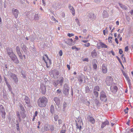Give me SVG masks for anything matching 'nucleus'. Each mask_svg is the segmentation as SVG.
Masks as SVG:
<instances>
[{"mask_svg":"<svg viewBox=\"0 0 133 133\" xmlns=\"http://www.w3.org/2000/svg\"><path fill=\"white\" fill-rule=\"evenodd\" d=\"M48 100L45 97L43 96L40 97L37 100L38 106L40 107H45L48 102Z\"/></svg>","mask_w":133,"mask_h":133,"instance_id":"nucleus-1","label":"nucleus"},{"mask_svg":"<svg viewBox=\"0 0 133 133\" xmlns=\"http://www.w3.org/2000/svg\"><path fill=\"white\" fill-rule=\"evenodd\" d=\"M81 119V117H78L77 118V121H75L76 128L77 129H79V131L81 130L82 128V125H83V120L82 119Z\"/></svg>","mask_w":133,"mask_h":133,"instance_id":"nucleus-2","label":"nucleus"},{"mask_svg":"<svg viewBox=\"0 0 133 133\" xmlns=\"http://www.w3.org/2000/svg\"><path fill=\"white\" fill-rule=\"evenodd\" d=\"M43 59L44 60L46 64V66L47 68H49L51 63V61L50 59H49L48 55H45L43 57Z\"/></svg>","mask_w":133,"mask_h":133,"instance_id":"nucleus-3","label":"nucleus"},{"mask_svg":"<svg viewBox=\"0 0 133 133\" xmlns=\"http://www.w3.org/2000/svg\"><path fill=\"white\" fill-rule=\"evenodd\" d=\"M100 98L102 101L105 102L107 101V98L105 92L103 90L100 93Z\"/></svg>","mask_w":133,"mask_h":133,"instance_id":"nucleus-4","label":"nucleus"},{"mask_svg":"<svg viewBox=\"0 0 133 133\" xmlns=\"http://www.w3.org/2000/svg\"><path fill=\"white\" fill-rule=\"evenodd\" d=\"M25 111L24 110L21 111L20 112H17V116L19 118V120L21 119V117L24 118L26 117V115L25 113Z\"/></svg>","mask_w":133,"mask_h":133,"instance_id":"nucleus-5","label":"nucleus"},{"mask_svg":"<svg viewBox=\"0 0 133 133\" xmlns=\"http://www.w3.org/2000/svg\"><path fill=\"white\" fill-rule=\"evenodd\" d=\"M69 87L67 84H65L63 89V93L65 96L68 95L69 94Z\"/></svg>","mask_w":133,"mask_h":133,"instance_id":"nucleus-6","label":"nucleus"},{"mask_svg":"<svg viewBox=\"0 0 133 133\" xmlns=\"http://www.w3.org/2000/svg\"><path fill=\"white\" fill-rule=\"evenodd\" d=\"M0 112L1 113V115L2 118L4 119L5 118L6 113L4 108L2 105H0Z\"/></svg>","mask_w":133,"mask_h":133,"instance_id":"nucleus-7","label":"nucleus"},{"mask_svg":"<svg viewBox=\"0 0 133 133\" xmlns=\"http://www.w3.org/2000/svg\"><path fill=\"white\" fill-rule=\"evenodd\" d=\"M113 80V78L111 76H108L106 78L105 82L107 85L109 86L110 84L112 82Z\"/></svg>","mask_w":133,"mask_h":133,"instance_id":"nucleus-8","label":"nucleus"},{"mask_svg":"<svg viewBox=\"0 0 133 133\" xmlns=\"http://www.w3.org/2000/svg\"><path fill=\"white\" fill-rule=\"evenodd\" d=\"M6 50L7 53L10 57L15 55V54L13 52L12 49L11 48H8Z\"/></svg>","mask_w":133,"mask_h":133,"instance_id":"nucleus-9","label":"nucleus"},{"mask_svg":"<svg viewBox=\"0 0 133 133\" xmlns=\"http://www.w3.org/2000/svg\"><path fill=\"white\" fill-rule=\"evenodd\" d=\"M102 72L104 74H106L108 72V69L107 66L104 64H103L102 65Z\"/></svg>","mask_w":133,"mask_h":133,"instance_id":"nucleus-10","label":"nucleus"},{"mask_svg":"<svg viewBox=\"0 0 133 133\" xmlns=\"http://www.w3.org/2000/svg\"><path fill=\"white\" fill-rule=\"evenodd\" d=\"M110 89L111 91L114 94H115L117 92L118 90V87L116 86L114 87L111 86L110 87Z\"/></svg>","mask_w":133,"mask_h":133,"instance_id":"nucleus-11","label":"nucleus"},{"mask_svg":"<svg viewBox=\"0 0 133 133\" xmlns=\"http://www.w3.org/2000/svg\"><path fill=\"white\" fill-rule=\"evenodd\" d=\"M41 90L42 93L43 94H45L46 92V88L45 86L43 84L41 85Z\"/></svg>","mask_w":133,"mask_h":133,"instance_id":"nucleus-12","label":"nucleus"},{"mask_svg":"<svg viewBox=\"0 0 133 133\" xmlns=\"http://www.w3.org/2000/svg\"><path fill=\"white\" fill-rule=\"evenodd\" d=\"M11 77L13 79L16 83H17L18 79L16 75L15 74H12L11 75Z\"/></svg>","mask_w":133,"mask_h":133,"instance_id":"nucleus-13","label":"nucleus"},{"mask_svg":"<svg viewBox=\"0 0 133 133\" xmlns=\"http://www.w3.org/2000/svg\"><path fill=\"white\" fill-rule=\"evenodd\" d=\"M12 60L15 63L18 64L19 63V61L17 58L16 56L15 55H13L10 57Z\"/></svg>","mask_w":133,"mask_h":133,"instance_id":"nucleus-14","label":"nucleus"},{"mask_svg":"<svg viewBox=\"0 0 133 133\" xmlns=\"http://www.w3.org/2000/svg\"><path fill=\"white\" fill-rule=\"evenodd\" d=\"M109 124V122L107 120H106L105 122H102L101 125V128H103L106 125H108Z\"/></svg>","mask_w":133,"mask_h":133,"instance_id":"nucleus-15","label":"nucleus"},{"mask_svg":"<svg viewBox=\"0 0 133 133\" xmlns=\"http://www.w3.org/2000/svg\"><path fill=\"white\" fill-rule=\"evenodd\" d=\"M50 125L46 124H45L44 127V130L45 131H49L50 130L49 129Z\"/></svg>","mask_w":133,"mask_h":133,"instance_id":"nucleus-16","label":"nucleus"},{"mask_svg":"<svg viewBox=\"0 0 133 133\" xmlns=\"http://www.w3.org/2000/svg\"><path fill=\"white\" fill-rule=\"evenodd\" d=\"M97 53L95 49H94L91 52V56L93 58L97 56Z\"/></svg>","mask_w":133,"mask_h":133,"instance_id":"nucleus-17","label":"nucleus"},{"mask_svg":"<svg viewBox=\"0 0 133 133\" xmlns=\"http://www.w3.org/2000/svg\"><path fill=\"white\" fill-rule=\"evenodd\" d=\"M67 43L70 45H73L74 44L73 43V39L71 38L68 39L67 41Z\"/></svg>","mask_w":133,"mask_h":133,"instance_id":"nucleus-18","label":"nucleus"},{"mask_svg":"<svg viewBox=\"0 0 133 133\" xmlns=\"http://www.w3.org/2000/svg\"><path fill=\"white\" fill-rule=\"evenodd\" d=\"M12 12L15 17L16 18H17L18 17V13L17 10V9H15Z\"/></svg>","mask_w":133,"mask_h":133,"instance_id":"nucleus-19","label":"nucleus"},{"mask_svg":"<svg viewBox=\"0 0 133 133\" xmlns=\"http://www.w3.org/2000/svg\"><path fill=\"white\" fill-rule=\"evenodd\" d=\"M54 100L57 104H59L60 103L59 99L58 97H55Z\"/></svg>","mask_w":133,"mask_h":133,"instance_id":"nucleus-20","label":"nucleus"},{"mask_svg":"<svg viewBox=\"0 0 133 133\" xmlns=\"http://www.w3.org/2000/svg\"><path fill=\"white\" fill-rule=\"evenodd\" d=\"M99 45L102 48H107V46L103 43L100 42L99 43Z\"/></svg>","mask_w":133,"mask_h":133,"instance_id":"nucleus-21","label":"nucleus"},{"mask_svg":"<svg viewBox=\"0 0 133 133\" xmlns=\"http://www.w3.org/2000/svg\"><path fill=\"white\" fill-rule=\"evenodd\" d=\"M89 121L92 124H94L95 122V119L92 116H89Z\"/></svg>","mask_w":133,"mask_h":133,"instance_id":"nucleus-22","label":"nucleus"},{"mask_svg":"<svg viewBox=\"0 0 133 133\" xmlns=\"http://www.w3.org/2000/svg\"><path fill=\"white\" fill-rule=\"evenodd\" d=\"M24 101L27 104L30 103V100L29 98L27 96H25L24 99Z\"/></svg>","mask_w":133,"mask_h":133,"instance_id":"nucleus-23","label":"nucleus"},{"mask_svg":"<svg viewBox=\"0 0 133 133\" xmlns=\"http://www.w3.org/2000/svg\"><path fill=\"white\" fill-rule=\"evenodd\" d=\"M100 90V88L97 85L94 88L93 91H99Z\"/></svg>","mask_w":133,"mask_h":133,"instance_id":"nucleus-24","label":"nucleus"},{"mask_svg":"<svg viewBox=\"0 0 133 133\" xmlns=\"http://www.w3.org/2000/svg\"><path fill=\"white\" fill-rule=\"evenodd\" d=\"M50 111L51 113L53 114L54 111V105H52L50 107Z\"/></svg>","mask_w":133,"mask_h":133,"instance_id":"nucleus-25","label":"nucleus"},{"mask_svg":"<svg viewBox=\"0 0 133 133\" xmlns=\"http://www.w3.org/2000/svg\"><path fill=\"white\" fill-rule=\"evenodd\" d=\"M103 16L104 18L107 17L108 16V14L107 12L105 11H104L103 12Z\"/></svg>","mask_w":133,"mask_h":133,"instance_id":"nucleus-26","label":"nucleus"},{"mask_svg":"<svg viewBox=\"0 0 133 133\" xmlns=\"http://www.w3.org/2000/svg\"><path fill=\"white\" fill-rule=\"evenodd\" d=\"M93 93L94 96V97L97 98L98 96L99 93L97 91H93Z\"/></svg>","mask_w":133,"mask_h":133,"instance_id":"nucleus-27","label":"nucleus"},{"mask_svg":"<svg viewBox=\"0 0 133 133\" xmlns=\"http://www.w3.org/2000/svg\"><path fill=\"white\" fill-rule=\"evenodd\" d=\"M64 81V78L63 77L60 78V80L59 81V83L60 85H62Z\"/></svg>","mask_w":133,"mask_h":133,"instance_id":"nucleus-28","label":"nucleus"},{"mask_svg":"<svg viewBox=\"0 0 133 133\" xmlns=\"http://www.w3.org/2000/svg\"><path fill=\"white\" fill-rule=\"evenodd\" d=\"M54 118L55 121H57L58 118V116L57 115L55 114L54 116Z\"/></svg>","mask_w":133,"mask_h":133,"instance_id":"nucleus-29","label":"nucleus"},{"mask_svg":"<svg viewBox=\"0 0 133 133\" xmlns=\"http://www.w3.org/2000/svg\"><path fill=\"white\" fill-rule=\"evenodd\" d=\"M90 90L89 87L87 86L85 87V92L86 93H89L90 92Z\"/></svg>","mask_w":133,"mask_h":133,"instance_id":"nucleus-30","label":"nucleus"},{"mask_svg":"<svg viewBox=\"0 0 133 133\" xmlns=\"http://www.w3.org/2000/svg\"><path fill=\"white\" fill-rule=\"evenodd\" d=\"M58 81V80L57 81H53V84L55 87H56L57 86L58 84L57 82Z\"/></svg>","mask_w":133,"mask_h":133,"instance_id":"nucleus-31","label":"nucleus"},{"mask_svg":"<svg viewBox=\"0 0 133 133\" xmlns=\"http://www.w3.org/2000/svg\"><path fill=\"white\" fill-rule=\"evenodd\" d=\"M50 130L51 131H53L54 129V127L53 125H50Z\"/></svg>","mask_w":133,"mask_h":133,"instance_id":"nucleus-32","label":"nucleus"},{"mask_svg":"<svg viewBox=\"0 0 133 133\" xmlns=\"http://www.w3.org/2000/svg\"><path fill=\"white\" fill-rule=\"evenodd\" d=\"M70 11L73 15H75V13L74 9H70Z\"/></svg>","mask_w":133,"mask_h":133,"instance_id":"nucleus-33","label":"nucleus"},{"mask_svg":"<svg viewBox=\"0 0 133 133\" xmlns=\"http://www.w3.org/2000/svg\"><path fill=\"white\" fill-rule=\"evenodd\" d=\"M6 85H7L8 87V88L9 89V90L11 91V87L10 85L8 84L7 82H6Z\"/></svg>","mask_w":133,"mask_h":133,"instance_id":"nucleus-34","label":"nucleus"},{"mask_svg":"<svg viewBox=\"0 0 133 133\" xmlns=\"http://www.w3.org/2000/svg\"><path fill=\"white\" fill-rule=\"evenodd\" d=\"M112 37H109L108 38V40L109 42L111 43L112 42Z\"/></svg>","mask_w":133,"mask_h":133,"instance_id":"nucleus-35","label":"nucleus"},{"mask_svg":"<svg viewBox=\"0 0 133 133\" xmlns=\"http://www.w3.org/2000/svg\"><path fill=\"white\" fill-rule=\"evenodd\" d=\"M58 122L59 125H61L62 123V121L61 119H59L58 120Z\"/></svg>","mask_w":133,"mask_h":133,"instance_id":"nucleus-36","label":"nucleus"},{"mask_svg":"<svg viewBox=\"0 0 133 133\" xmlns=\"http://www.w3.org/2000/svg\"><path fill=\"white\" fill-rule=\"evenodd\" d=\"M126 18L127 21L128 22H129L130 20V17L128 16H126Z\"/></svg>","mask_w":133,"mask_h":133,"instance_id":"nucleus-37","label":"nucleus"},{"mask_svg":"<svg viewBox=\"0 0 133 133\" xmlns=\"http://www.w3.org/2000/svg\"><path fill=\"white\" fill-rule=\"evenodd\" d=\"M51 19L52 20L54 21L55 22H58V21L56 20L54 16H52V17Z\"/></svg>","mask_w":133,"mask_h":133,"instance_id":"nucleus-38","label":"nucleus"},{"mask_svg":"<svg viewBox=\"0 0 133 133\" xmlns=\"http://www.w3.org/2000/svg\"><path fill=\"white\" fill-rule=\"evenodd\" d=\"M97 66L96 64H94L93 65V68L95 69H97Z\"/></svg>","mask_w":133,"mask_h":133,"instance_id":"nucleus-39","label":"nucleus"},{"mask_svg":"<svg viewBox=\"0 0 133 133\" xmlns=\"http://www.w3.org/2000/svg\"><path fill=\"white\" fill-rule=\"evenodd\" d=\"M78 81L79 82H80L81 83H82L83 81L82 78L81 77H80L78 78Z\"/></svg>","mask_w":133,"mask_h":133,"instance_id":"nucleus-40","label":"nucleus"},{"mask_svg":"<svg viewBox=\"0 0 133 133\" xmlns=\"http://www.w3.org/2000/svg\"><path fill=\"white\" fill-rule=\"evenodd\" d=\"M17 54L19 56V57L20 59H23V56L22 54L21 53H19Z\"/></svg>","mask_w":133,"mask_h":133,"instance_id":"nucleus-41","label":"nucleus"},{"mask_svg":"<svg viewBox=\"0 0 133 133\" xmlns=\"http://www.w3.org/2000/svg\"><path fill=\"white\" fill-rule=\"evenodd\" d=\"M17 54L19 56V57L20 59H23V56L22 54L21 53H19Z\"/></svg>","mask_w":133,"mask_h":133,"instance_id":"nucleus-42","label":"nucleus"},{"mask_svg":"<svg viewBox=\"0 0 133 133\" xmlns=\"http://www.w3.org/2000/svg\"><path fill=\"white\" fill-rule=\"evenodd\" d=\"M67 35L69 37H70L71 36H74V34L72 33L70 34V33H68L67 34Z\"/></svg>","mask_w":133,"mask_h":133,"instance_id":"nucleus-43","label":"nucleus"},{"mask_svg":"<svg viewBox=\"0 0 133 133\" xmlns=\"http://www.w3.org/2000/svg\"><path fill=\"white\" fill-rule=\"evenodd\" d=\"M107 28H106L105 29V30H104L103 31V34L104 35H106V33H105V31H106V32H107V33L108 32V30H107Z\"/></svg>","mask_w":133,"mask_h":133,"instance_id":"nucleus-44","label":"nucleus"},{"mask_svg":"<svg viewBox=\"0 0 133 133\" xmlns=\"http://www.w3.org/2000/svg\"><path fill=\"white\" fill-rule=\"evenodd\" d=\"M59 54L60 56H62L63 55L62 51L61 50H60L59 52Z\"/></svg>","mask_w":133,"mask_h":133,"instance_id":"nucleus-45","label":"nucleus"},{"mask_svg":"<svg viewBox=\"0 0 133 133\" xmlns=\"http://www.w3.org/2000/svg\"><path fill=\"white\" fill-rule=\"evenodd\" d=\"M22 76L23 77V78H26V76L25 75L24 72H22Z\"/></svg>","mask_w":133,"mask_h":133,"instance_id":"nucleus-46","label":"nucleus"},{"mask_svg":"<svg viewBox=\"0 0 133 133\" xmlns=\"http://www.w3.org/2000/svg\"><path fill=\"white\" fill-rule=\"evenodd\" d=\"M39 17L38 14L36 15L35 16L34 18L36 20H38V19Z\"/></svg>","mask_w":133,"mask_h":133,"instance_id":"nucleus-47","label":"nucleus"},{"mask_svg":"<svg viewBox=\"0 0 133 133\" xmlns=\"http://www.w3.org/2000/svg\"><path fill=\"white\" fill-rule=\"evenodd\" d=\"M56 92L58 94L61 93V90L60 89H58L56 91Z\"/></svg>","mask_w":133,"mask_h":133,"instance_id":"nucleus-48","label":"nucleus"},{"mask_svg":"<svg viewBox=\"0 0 133 133\" xmlns=\"http://www.w3.org/2000/svg\"><path fill=\"white\" fill-rule=\"evenodd\" d=\"M84 45L85 46L87 47H88L90 45V44L89 43H86L85 44H84Z\"/></svg>","mask_w":133,"mask_h":133,"instance_id":"nucleus-49","label":"nucleus"},{"mask_svg":"<svg viewBox=\"0 0 133 133\" xmlns=\"http://www.w3.org/2000/svg\"><path fill=\"white\" fill-rule=\"evenodd\" d=\"M129 109L128 108V107H127L126 108V109H125L124 110V111L125 113V114H127L128 112V110Z\"/></svg>","mask_w":133,"mask_h":133,"instance_id":"nucleus-50","label":"nucleus"},{"mask_svg":"<svg viewBox=\"0 0 133 133\" xmlns=\"http://www.w3.org/2000/svg\"><path fill=\"white\" fill-rule=\"evenodd\" d=\"M130 13L131 15V17L133 18V10H131V11L130 12Z\"/></svg>","mask_w":133,"mask_h":133,"instance_id":"nucleus-51","label":"nucleus"},{"mask_svg":"<svg viewBox=\"0 0 133 133\" xmlns=\"http://www.w3.org/2000/svg\"><path fill=\"white\" fill-rule=\"evenodd\" d=\"M16 49L17 52L20 51L19 48L18 46H17L16 47Z\"/></svg>","mask_w":133,"mask_h":133,"instance_id":"nucleus-52","label":"nucleus"},{"mask_svg":"<svg viewBox=\"0 0 133 133\" xmlns=\"http://www.w3.org/2000/svg\"><path fill=\"white\" fill-rule=\"evenodd\" d=\"M118 60L119 61L121 65H122V67L123 68H124V67L122 63L121 62V61H120V59L119 58H118Z\"/></svg>","mask_w":133,"mask_h":133,"instance_id":"nucleus-53","label":"nucleus"},{"mask_svg":"<svg viewBox=\"0 0 133 133\" xmlns=\"http://www.w3.org/2000/svg\"><path fill=\"white\" fill-rule=\"evenodd\" d=\"M128 50V46H126L125 48V51L127 52Z\"/></svg>","mask_w":133,"mask_h":133,"instance_id":"nucleus-54","label":"nucleus"},{"mask_svg":"<svg viewBox=\"0 0 133 133\" xmlns=\"http://www.w3.org/2000/svg\"><path fill=\"white\" fill-rule=\"evenodd\" d=\"M66 130H65L62 129L61 131V133H65Z\"/></svg>","mask_w":133,"mask_h":133,"instance_id":"nucleus-55","label":"nucleus"},{"mask_svg":"<svg viewBox=\"0 0 133 133\" xmlns=\"http://www.w3.org/2000/svg\"><path fill=\"white\" fill-rule=\"evenodd\" d=\"M83 61H87V62H88L89 61V59L88 58H85L83 60Z\"/></svg>","mask_w":133,"mask_h":133,"instance_id":"nucleus-56","label":"nucleus"},{"mask_svg":"<svg viewBox=\"0 0 133 133\" xmlns=\"http://www.w3.org/2000/svg\"><path fill=\"white\" fill-rule=\"evenodd\" d=\"M38 114V112L37 111H35V112L34 115V116L35 117H36L37 115Z\"/></svg>","mask_w":133,"mask_h":133,"instance_id":"nucleus-57","label":"nucleus"},{"mask_svg":"<svg viewBox=\"0 0 133 133\" xmlns=\"http://www.w3.org/2000/svg\"><path fill=\"white\" fill-rule=\"evenodd\" d=\"M67 105L66 103L65 102H64L63 104V107L64 108L66 107Z\"/></svg>","mask_w":133,"mask_h":133,"instance_id":"nucleus-58","label":"nucleus"},{"mask_svg":"<svg viewBox=\"0 0 133 133\" xmlns=\"http://www.w3.org/2000/svg\"><path fill=\"white\" fill-rule=\"evenodd\" d=\"M119 54H121L123 53V51L121 49H119Z\"/></svg>","mask_w":133,"mask_h":133,"instance_id":"nucleus-59","label":"nucleus"},{"mask_svg":"<svg viewBox=\"0 0 133 133\" xmlns=\"http://www.w3.org/2000/svg\"><path fill=\"white\" fill-rule=\"evenodd\" d=\"M20 108L21 110V111H23V110L25 111V109H24V107L23 106H21Z\"/></svg>","mask_w":133,"mask_h":133,"instance_id":"nucleus-60","label":"nucleus"},{"mask_svg":"<svg viewBox=\"0 0 133 133\" xmlns=\"http://www.w3.org/2000/svg\"><path fill=\"white\" fill-rule=\"evenodd\" d=\"M94 1L96 3H99L101 1V0H94Z\"/></svg>","mask_w":133,"mask_h":133,"instance_id":"nucleus-61","label":"nucleus"},{"mask_svg":"<svg viewBox=\"0 0 133 133\" xmlns=\"http://www.w3.org/2000/svg\"><path fill=\"white\" fill-rule=\"evenodd\" d=\"M82 41L84 43H86L89 41V40H82Z\"/></svg>","mask_w":133,"mask_h":133,"instance_id":"nucleus-62","label":"nucleus"},{"mask_svg":"<svg viewBox=\"0 0 133 133\" xmlns=\"http://www.w3.org/2000/svg\"><path fill=\"white\" fill-rule=\"evenodd\" d=\"M16 126L17 127V129L18 130H19V125L18 124H17L16 125Z\"/></svg>","mask_w":133,"mask_h":133,"instance_id":"nucleus-63","label":"nucleus"},{"mask_svg":"<svg viewBox=\"0 0 133 133\" xmlns=\"http://www.w3.org/2000/svg\"><path fill=\"white\" fill-rule=\"evenodd\" d=\"M75 21L78 24L79 23V20H78V18H76L75 19Z\"/></svg>","mask_w":133,"mask_h":133,"instance_id":"nucleus-64","label":"nucleus"}]
</instances>
